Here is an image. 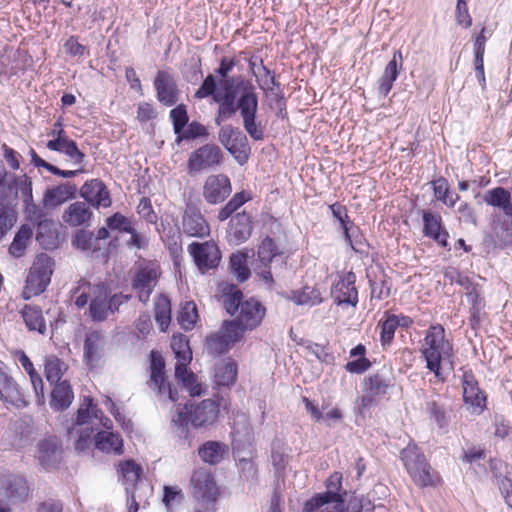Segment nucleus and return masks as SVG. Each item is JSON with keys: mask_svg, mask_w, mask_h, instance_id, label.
I'll return each mask as SVG.
<instances>
[{"mask_svg": "<svg viewBox=\"0 0 512 512\" xmlns=\"http://www.w3.org/2000/svg\"><path fill=\"white\" fill-rule=\"evenodd\" d=\"M220 86L222 91L214 95V102L218 104L215 124L220 126L238 111L245 132L255 141L262 140L264 126L258 120V95L253 85L238 76L221 79Z\"/></svg>", "mask_w": 512, "mask_h": 512, "instance_id": "1", "label": "nucleus"}, {"mask_svg": "<svg viewBox=\"0 0 512 512\" xmlns=\"http://www.w3.org/2000/svg\"><path fill=\"white\" fill-rule=\"evenodd\" d=\"M422 356L426 361V368L434 373V376L444 381L442 366L448 365L453 369V345L446 338L445 329L442 325H432L426 331L421 348Z\"/></svg>", "mask_w": 512, "mask_h": 512, "instance_id": "2", "label": "nucleus"}, {"mask_svg": "<svg viewBox=\"0 0 512 512\" xmlns=\"http://www.w3.org/2000/svg\"><path fill=\"white\" fill-rule=\"evenodd\" d=\"M400 458L413 482L419 487L435 486L440 476L426 460L416 444H408L400 453Z\"/></svg>", "mask_w": 512, "mask_h": 512, "instance_id": "3", "label": "nucleus"}, {"mask_svg": "<svg viewBox=\"0 0 512 512\" xmlns=\"http://www.w3.org/2000/svg\"><path fill=\"white\" fill-rule=\"evenodd\" d=\"M342 476L331 475L326 481L325 492L316 493L305 501L302 512H344L345 499L339 493L342 488Z\"/></svg>", "mask_w": 512, "mask_h": 512, "instance_id": "4", "label": "nucleus"}, {"mask_svg": "<svg viewBox=\"0 0 512 512\" xmlns=\"http://www.w3.org/2000/svg\"><path fill=\"white\" fill-rule=\"evenodd\" d=\"M147 385L162 402L178 400V391L166 376L164 358L154 350L150 353V377Z\"/></svg>", "mask_w": 512, "mask_h": 512, "instance_id": "5", "label": "nucleus"}, {"mask_svg": "<svg viewBox=\"0 0 512 512\" xmlns=\"http://www.w3.org/2000/svg\"><path fill=\"white\" fill-rule=\"evenodd\" d=\"M131 295L122 293L110 295L108 287L99 283L94 297L91 299L89 314L93 321H105L111 314L118 311L119 307L131 299Z\"/></svg>", "mask_w": 512, "mask_h": 512, "instance_id": "6", "label": "nucleus"}, {"mask_svg": "<svg viewBox=\"0 0 512 512\" xmlns=\"http://www.w3.org/2000/svg\"><path fill=\"white\" fill-rule=\"evenodd\" d=\"M159 276L160 272L154 263L144 261L139 264L132 277L131 287L141 303H148Z\"/></svg>", "mask_w": 512, "mask_h": 512, "instance_id": "7", "label": "nucleus"}, {"mask_svg": "<svg viewBox=\"0 0 512 512\" xmlns=\"http://www.w3.org/2000/svg\"><path fill=\"white\" fill-rule=\"evenodd\" d=\"M223 159V152L216 144H205L194 150L187 161L188 174L191 176L219 166Z\"/></svg>", "mask_w": 512, "mask_h": 512, "instance_id": "8", "label": "nucleus"}, {"mask_svg": "<svg viewBox=\"0 0 512 512\" xmlns=\"http://www.w3.org/2000/svg\"><path fill=\"white\" fill-rule=\"evenodd\" d=\"M182 232L187 237L206 238L210 235V225L201 213L197 203L187 200L182 215Z\"/></svg>", "mask_w": 512, "mask_h": 512, "instance_id": "9", "label": "nucleus"}, {"mask_svg": "<svg viewBox=\"0 0 512 512\" xmlns=\"http://www.w3.org/2000/svg\"><path fill=\"white\" fill-rule=\"evenodd\" d=\"M27 480L16 474L0 475V501L10 504L23 503L29 497Z\"/></svg>", "mask_w": 512, "mask_h": 512, "instance_id": "10", "label": "nucleus"}, {"mask_svg": "<svg viewBox=\"0 0 512 512\" xmlns=\"http://www.w3.org/2000/svg\"><path fill=\"white\" fill-rule=\"evenodd\" d=\"M188 252L202 273L215 269L221 261V251L213 241L192 242L188 245Z\"/></svg>", "mask_w": 512, "mask_h": 512, "instance_id": "11", "label": "nucleus"}, {"mask_svg": "<svg viewBox=\"0 0 512 512\" xmlns=\"http://www.w3.org/2000/svg\"><path fill=\"white\" fill-rule=\"evenodd\" d=\"M462 387L465 408L472 414L480 415L486 408V395L479 388L472 372H464Z\"/></svg>", "mask_w": 512, "mask_h": 512, "instance_id": "12", "label": "nucleus"}, {"mask_svg": "<svg viewBox=\"0 0 512 512\" xmlns=\"http://www.w3.org/2000/svg\"><path fill=\"white\" fill-rule=\"evenodd\" d=\"M232 192L231 182L225 174L209 175L203 185V198L209 204L223 202Z\"/></svg>", "mask_w": 512, "mask_h": 512, "instance_id": "13", "label": "nucleus"}, {"mask_svg": "<svg viewBox=\"0 0 512 512\" xmlns=\"http://www.w3.org/2000/svg\"><path fill=\"white\" fill-rule=\"evenodd\" d=\"M252 232V216L246 211L237 213L236 215L232 216L229 221L227 229V241L231 245H240L251 237Z\"/></svg>", "mask_w": 512, "mask_h": 512, "instance_id": "14", "label": "nucleus"}, {"mask_svg": "<svg viewBox=\"0 0 512 512\" xmlns=\"http://www.w3.org/2000/svg\"><path fill=\"white\" fill-rule=\"evenodd\" d=\"M80 196L85 199L84 202L94 208H107L112 203L110 193L100 179L86 181L80 188Z\"/></svg>", "mask_w": 512, "mask_h": 512, "instance_id": "15", "label": "nucleus"}, {"mask_svg": "<svg viewBox=\"0 0 512 512\" xmlns=\"http://www.w3.org/2000/svg\"><path fill=\"white\" fill-rule=\"evenodd\" d=\"M154 87L157 100L165 106L171 107L178 102L179 91L174 77L168 71H158Z\"/></svg>", "mask_w": 512, "mask_h": 512, "instance_id": "16", "label": "nucleus"}, {"mask_svg": "<svg viewBox=\"0 0 512 512\" xmlns=\"http://www.w3.org/2000/svg\"><path fill=\"white\" fill-rule=\"evenodd\" d=\"M31 435L30 420L18 418L10 421L3 435V440L13 448H22L29 443Z\"/></svg>", "mask_w": 512, "mask_h": 512, "instance_id": "17", "label": "nucleus"}, {"mask_svg": "<svg viewBox=\"0 0 512 512\" xmlns=\"http://www.w3.org/2000/svg\"><path fill=\"white\" fill-rule=\"evenodd\" d=\"M219 413V406L211 399H205L197 405H191L189 421L195 428L211 425Z\"/></svg>", "mask_w": 512, "mask_h": 512, "instance_id": "18", "label": "nucleus"}, {"mask_svg": "<svg viewBox=\"0 0 512 512\" xmlns=\"http://www.w3.org/2000/svg\"><path fill=\"white\" fill-rule=\"evenodd\" d=\"M193 495L197 500L212 502L216 499L217 487L213 476L205 471H195L191 477Z\"/></svg>", "mask_w": 512, "mask_h": 512, "instance_id": "19", "label": "nucleus"}, {"mask_svg": "<svg viewBox=\"0 0 512 512\" xmlns=\"http://www.w3.org/2000/svg\"><path fill=\"white\" fill-rule=\"evenodd\" d=\"M423 234L436 241L440 246H448L449 234L443 226L442 218L439 214L430 210L422 212Z\"/></svg>", "mask_w": 512, "mask_h": 512, "instance_id": "20", "label": "nucleus"}, {"mask_svg": "<svg viewBox=\"0 0 512 512\" xmlns=\"http://www.w3.org/2000/svg\"><path fill=\"white\" fill-rule=\"evenodd\" d=\"M354 284L355 275L349 272L332 287L331 295L337 305L349 304L353 307L357 305L358 293Z\"/></svg>", "mask_w": 512, "mask_h": 512, "instance_id": "21", "label": "nucleus"}, {"mask_svg": "<svg viewBox=\"0 0 512 512\" xmlns=\"http://www.w3.org/2000/svg\"><path fill=\"white\" fill-rule=\"evenodd\" d=\"M265 307L256 299L250 298L241 304L236 319L244 329L252 330L260 325L265 316Z\"/></svg>", "mask_w": 512, "mask_h": 512, "instance_id": "22", "label": "nucleus"}, {"mask_svg": "<svg viewBox=\"0 0 512 512\" xmlns=\"http://www.w3.org/2000/svg\"><path fill=\"white\" fill-rule=\"evenodd\" d=\"M106 343V335L101 331H91L86 334L84 359L89 366L95 367L98 365L104 354Z\"/></svg>", "mask_w": 512, "mask_h": 512, "instance_id": "23", "label": "nucleus"}, {"mask_svg": "<svg viewBox=\"0 0 512 512\" xmlns=\"http://www.w3.org/2000/svg\"><path fill=\"white\" fill-rule=\"evenodd\" d=\"M61 454V441L56 437L44 439L37 445V458L45 469L55 467L61 460Z\"/></svg>", "mask_w": 512, "mask_h": 512, "instance_id": "24", "label": "nucleus"}, {"mask_svg": "<svg viewBox=\"0 0 512 512\" xmlns=\"http://www.w3.org/2000/svg\"><path fill=\"white\" fill-rule=\"evenodd\" d=\"M95 421L102 424L107 429L112 427L111 420L103 416V412L94 405L93 399L88 396L84 397L83 402L77 411L76 424H96Z\"/></svg>", "mask_w": 512, "mask_h": 512, "instance_id": "25", "label": "nucleus"}, {"mask_svg": "<svg viewBox=\"0 0 512 512\" xmlns=\"http://www.w3.org/2000/svg\"><path fill=\"white\" fill-rule=\"evenodd\" d=\"M77 187L71 182L62 183L56 187L47 188L43 195V206L55 208L76 197Z\"/></svg>", "mask_w": 512, "mask_h": 512, "instance_id": "26", "label": "nucleus"}, {"mask_svg": "<svg viewBox=\"0 0 512 512\" xmlns=\"http://www.w3.org/2000/svg\"><path fill=\"white\" fill-rule=\"evenodd\" d=\"M92 217L93 211L84 201L71 203L62 214V220L71 227L89 225Z\"/></svg>", "mask_w": 512, "mask_h": 512, "instance_id": "27", "label": "nucleus"}, {"mask_svg": "<svg viewBox=\"0 0 512 512\" xmlns=\"http://www.w3.org/2000/svg\"><path fill=\"white\" fill-rule=\"evenodd\" d=\"M402 61V53L398 50L394 52L393 58L386 65L383 75L378 81V93L383 97H386L389 94L393 86V82L397 79L399 69L402 68Z\"/></svg>", "mask_w": 512, "mask_h": 512, "instance_id": "28", "label": "nucleus"}, {"mask_svg": "<svg viewBox=\"0 0 512 512\" xmlns=\"http://www.w3.org/2000/svg\"><path fill=\"white\" fill-rule=\"evenodd\" d=\"M74 392L68 380L54 383L50 394V407L54 411H64L73 402Z\"/></svg>", "mask_w": 512, "mask_h": 512, "instance_id": "29", "label": "nucleus"}, {"mask_svg": "<svg viewBox=\"0 0 512 512\" xmlns=\"http://www.w3.org/2000/svg\"><path fill=\"white\" fill-rule=\"evenodd\" d=\"M393 385V377L391 369L384 366L380 371L365 378V386L367 392L372 395H384L388 388Z\"/></svg>", "mask_w": 512, "mask_h": 512, "instance_id": "30", "label": "nucleus"}, {"mask_svg": "<svg viewBox=\"0 0 512 512\" xmlns=\"http://www.w3.org/2000/svg\"><path fill=\"white\" fill-rule=\"evenodd\" d=\"M237 378V363L233 359H223L215 364L214 382L217 386L233 385Z\"/></svg>", "mask_w": 512, "mask_h": 512, "instance_id": "31", "label": "nucleus"}, {"mask_svg": "<svg viewBox=\"0 0 512 512\" xmlns=\"http://www.w3.org/2000/svg\"><path fill=\"white\" fill-rule=\"evenodd\" d=\"M227 453V445L217 441H207L198 449V455L201 460L210 465L219 464Z\"/></svg>", "mask_w": 512, "mask_h": 512, "instance_id": "32", "label": "nucleus"}, {"mask_svg": "<svg viewBox=\"0 0 512 512\" xmlns=\"http://www.w3.org/2000/svg\"><path fill=\"white\" fill-rule=\"evenodd\" d=\"M235 159L239 165H244L248 162L251 147L247 136L243 131L239 130L233 138L231 144L226 149Z\"/></svg>", "mask_w": 512, "mask_h": 512, "instance_id": "33", "label": "nucleus"}, {"mask_svg": "<svg viewBox=\"0 0 512 512\" xmlns=\"http://www.w3.org/2000/svg\"><path fill=\"white\" fill-rule=\"evenodd\" d=\"M95 446L103 452L120 454L122 452L123 441L119 434L111 431H101L95 436Z\"/></svg>", "mask_w": 512, "mask_h": 512, "instance_id": "34", "label": "nucleus"}, {"mask_svg": "<svg viewBox=\"0 0 512 512\" xmlns=\"http://www.w3.org/2000/svg\"><path fill=\"white\" fill-rule=\"evenodd\" d=\"M221 290L224 309L228 314L235 315L244 303L242 292L235 285L227 283L222 285Z\"/></svg>", "mask_w": 512, "mask_h": 512, "instance_id": "35", "label": "nucleus"}, {"mask_svg": "<svg viewBox=\"0 0 512 512\" xmlns=\"http://www.w3.org/2000/svg\"><path fill=\"white\" fill-rule=\"evenodd\" d=\"M98 288L99 283L91 284L85 280H80L77 286L71 290V299L79 309L84 308L88 302L91 303V299Z\"/></svg>", "mask_w": 512, "mask_h": 512, "instance_id": "36", "label": "nucleus"}, {"mask_svg": "<svg viewBox=\"0 0 512 512\" xmlns=\"http://www.w3.org/2000/svg\"><path fill=\"white\" fill-rule=\"evenodd\" d=\"M171 347L177 360L175 364V376H181L183 372L187 370V366L192 360V352L188 343H183L181 339L177 341L176 338H173Z\"/></svg>", "mask_w": 512, "mask_h": 512, "instance_id": "37", "label": "nucleus"}, {"mask_svg": "<svg viewBox=\"0 0 512 512\" xmlns=\"http://www.w3.org/2000/svg\"><path fill=\"white\" fill-rule=\"evenodd\" d=\"M33 224L37 225L36 240L39 244L45 249L54 248L56 245V230L53 229V221L44 217L41 221H36Z\"/></svg>", "mask_w": 512, "mask_h": 512, "instance_id": "38", "label": "nucleus"}, {"mask_svg": "<svg viewBox=\"0 0 512 512\" xmlns=\"http://www.w3.org/2000/svg\"><path fill=\"white\" fill-rule=\"evenodd\" d=\"M33 236V227L29 224H23L16 232L14 239L9 247V252L14 257H21Z\"/></svg>", "mask_w": 512, "mask_h": 512, "instance_id": "39", "label": "nucleus"}, {"mask_svg": "<svg viewBox=\"0 0 512 512\" xmlns=\"http://www.w3.org/2000/svg\"><path fill=\"white\" fill-rule=\"evenodd\" d=\"M22 317L30 331H38L40 334H45L46 324L39 307L25 305L22 310Z\"/></svg>", "mask_w": 512, "mask_h": 512, "instance_id": "40", "label": "nucleus"}, {"mask_svg": "<svg viewBox=\"0 0 512 512\" xmlns=\"http://www.w3.org/2000/svg\"><path fill=\"white\" fill-rule=\"evenodd\" d=\"M329 208L333 217L339 221L346 241L352 245V236L358 232V227L354 226V224L349 220L346 207L339 203H334L330 205Z\"/></svg>", "mask_w": 512, "mask_h": 512, "instance_id": "41", "label": "nucleus"}, {"mask_svg": "<svg viewBox=\"0 0 512 512\" xmlns=\"http://www.w3.org/2000/svg\"><path fill=\"white\" fill-rule=\"evenodd\" d=\"M67 365L58 357L51 355L45 358L44 372L47 381L53 385L54 383L62 382L61 378L67 370Z\"/></svg>", "mask_w": 512, "mask_h": 512, "instance_id": "42", "label": "nucleus"}, {"mask_svg": "<svg viewBox=\"0 0 512 512\" xmlns=\"http://www.w3.org/2000/svg\"><path fill=\"white\" fill-rule=\"evenodd\" d=\"M467 301L471 304L469 309V324L472 329H477L481 324V315L485 307V301L480 297L477 289L466 292Z\"/></svg>", "mask_w": 512, "mask_h": 512, "instance_id": "43", "label": "nucleus"}, {"mask_svg": "<svg viewBox=\"0 0 512 512\" xmlns=\"http://www.w3.org/2000/svg\"><path fill=\"white\" fill-rule=\"evenodd\" d=\"M155 320L165 332L171 322V302L168 296L160 294L154 304Z\"/></svg>", "mask_w": 512, "mask_h": 512, "instance_id": "44", "label": "nucleus"}, {"mask_svg": "<svg viewBox=\"0 0 512 512\" xmlns=\"http://www.w3.org/2000/svg\"><path fill=\"white\" fill-rule=\"evenodd\" d=\"M13 201L20 198L23 203L33 200L32 180L27 175H12Z\"/></svg>", "mask_w": 512, "mask_h": 512, "instance_id": "45", "label": "nucleus"}, {"mask_svg": "<svg viewBox=\"0 0 512 512\" xmlns=\"http://www.w3.org/2000/svg\"><path fill=\"white\" fill-rule=\"evenodd\" d=\"M291 300L302 306H315L322 302L321 293L315 287L305 286L301 290L293 291Z\"/></svg>", "mask_w": 512, "mask_h": 512, "instance_id": "46", "label": "nucleus"}, {"mask_svg": "<svg viewBox=\"0 0 512 512\" xmlns=\"http://www.w3.org/2000/svg\"><path fill=\"white\" fill-rule=\"evenodd\" d=\"M230 272L235 276L238 282H245L249 279L251 273L247 266V254L233 253L229 261Z\"/></svg>", "mask_w": 512, "mask_h": 512, "instance_id": "47", "label": "nucleus"}, {"mask_svg": "<svg viewBox=\"0 0 512 512\" xmlns=\"http://www.w3.org/2000/svg\"><path fill=\"white\" fill-rule=\"evenodd\" d=\"M49 283V280L40 275L34 274L32 271H29V274L26 278V285L23 290V297L25 299H30L33 296L41 294L45 291Z\"/></svg>", "mask_w": 512, "mask_h": 512, "instance_id": "48", "label": "nucleus"}, {"mask_svg": "<svg viewBox=\"0 0 512 512\" xmlns=\"http://www.w3.org/2000/svg\"><path fill=\"white\" fill-rule=\"evenodd\" d=\"M279 254L278 246L270 237H266L262 240L257 251L258 260L265 268H268L273 259Z\"/></svg>", "mask_w": 512, "mask_h": 512, "instance_id": "49", "label": "nucleus"}, {"mask_svg": "<svg viewBox=\"0 0 512 512\" xmlns=\"http://www.w3.org/2000/svg\"><path fill=\"white\" fill-rule=\"evenodd\" d=\"M198 319L196 304L192 301L185 302L178 313L177 321L180 326L188 331L193 329Z\"/></svg>", "mask_w": 512, "mask_h": 512, "instance_id": "50", "label": "nucleus"}, {"mask_svg": "<svg viewBox=\"0 0 512 512\" xmlns=\"http://www.w3.org/2000/svg\"><path fill=\"white\" fill-rule=\"evenodd\" d=\"M180 381L183 387L193 397L201 396L206 392V385L197 381V376L188 369L183 372L181 376H175Z\"/></svg>", "mask_w": 512, "mask_h": 512, "instance_id": "51", "label": "nucleus"}, {"mask_svg": "<svg viewBox=\"0 0 512 512\" xmlns=\"http://www.w3.org/2000/svg\"><path fill=\"white\" fill-rule=\"evenodd\" d=\"M10 176L3 163L0 161V205L13 203V189Z\"/></svg>", "mask_w": 512, "mask_h": 512, "instance_id": "52", "label": "nucleus"}, {"mask_svg": "<svg viewBox=\"0 0 512 512\" xmlns=\"http://www.w3.org/2000/svg\"><path fill=\"white\" fill-rule=\"evenodd\" d=\"M10 205H0V241L3 240L17 222V213Z\"/></svg>", "mask_w": 512, "mask_h": 512, "instance_id": "53", "label": "nucleus"}, {"mask_svg": "<svg viewBox=\"0 0 512 512\" xmlns=\"http://www.w3.org/2000/svg\"><path fill=\"white\" fill-rule=\"evenodd\" d=\"M141 472V467L136 465L132 460H127L121 465V473L126 485L127 493L130 492V486L133 487L138 482Z\"/></svg>", "mask_w": 512, "mask_h": 512, "instance_id": "54", "label": "nucleus"}, {"mask_svg": "<svg viewBox=\"0 0 512 512\" xmlns=\"http://www.w3.org/2000/svg\"><path fill=\"white\" fill-rule=\"evenodd\" d=\"M53 266V259L49 255L42 253L37 256L36 260L30 268V271L50 281L51 275L53 273Z\"/></svg>", "mask_w": 512, "mask_h": 512, "instance_id": "55", "label": "nucleus"}, {"mask_svg": "<svg viewBox=\"0 0 512 512\" xmlns=\"http://www.w3.org/2000/svg\"><path fill=\"white\" fill-rule=\"evenodd\" d=\"M246 330L247 329H244L243 325L238 322L236 318L231 321H225L220 328V332L225 336L231 346L243 337Z\"/></svg>", "mask_w": 512, "mask_h": 512, "instance_id": "56", "label": "nucleus"}, {"mask_svg": "<svg viewBox=\"0 0 512 512\" xmlns=\"http://www.w3.org/2000/svg\"><path fill=\"white\" fill-rule=\"evenodd\" d=\"M72 243L83 251H96L100 249L99 245H97V239L94 238V234L84 229H80L76 232Z\"/></svg>", "mask_w": 512, "mask_h": 512, "instance_id": "57", "label": "nucleus"}, {"mask_svg": "<svg viewBox=\"0 0 512 512\" xmlns=\"http://www.w3.org/2000/svg\"><path fill=\"white\" fill-rule=\"evenodd\" d=\"M380 327V340L382 345L390 344L394 338L395 330L398 327L396 315H388L385 320H381L378 324Z\"/></svg>", "mask_w": 512, "mask_h": 512, "instance_id": "58", "label": "nucleus"}, {"mask_svg": "<svg viewBox=\"0 0 512 512\" xmlns=\"http://www.w3.org/2000/svg\"><path fill=\"white\" fill-rule=\"evenodd\" d=\"M51 150L64 153L74 164L77 165H81L85 158V154L78 149L76 142L71 139L61 143L57 149Z\"/></svg>", "mask_w": 512, "mask_h": 512, "instance_id": "59", "label": "nucleus"}, {"mask_svg": "<svg viewBox=\"0 0 512 512\" xmlns=\"http://www.w3.org/2000/svg\"><path fill=\"white\" fill-rule=\"evenodd\" d=\"M170 118L173 123L174 133L179 136L188 125L189 117L187 114L186 106L180 104L170 111Z\"/></svg>", "mask_w": 512, "mask_h": 512, "instance_id": "60", "label": "nucleus"}, {"mask_svg": "<svg viewBox=\"0 0 512 512\" xmlns=\"http://www.w3.org/2000/svg\"><path fill=\"white\" fill-rule=\"evenodd\" d=\"M231 347L220 330L207 337V350L210 354L219 355L225 353Z\"/></svg>", "mask_w": 512, "mask_h": 512, "instance_id": "61", "label": "nucleus"}, {"mask_svg": "<svg viewBox=\"0 0 512 512\" xmlns=\"http://www.w3.org/2000/svg\"><path fill=\"white\" fill-rule=\"evenodd\" d=\"M207 136H208L207 128L203 124H201L197 121H192L191 123H188L187 128L184 129L179 136H177L176 142L179 143L182 140H193L198 137H207Z\"/></svg>", "mask_w": 512, "mask_h": 512, "instance_id": "62", "label": "nucleus"}, {"mask_svg": "<svg viewBox=\"0 0 512 512\" xmlns=\"http://www.w3.org/2000/svg\"><path fill=\"white\" fill-rule=\"evenodd\" d=\"M163 490V503L167 510L173 509L174 506L179 505L184 499L181 489L177 486H164Z\"/></svg>", "mask_w": 512, "mask_h": 512, "instance_id": "63", "label": "nucleus"}, {"mask_svg": "<svg viewBox=\"0 0 512 512\" xmlns=\"http://www.w3.org/2000/svg\"><path fill=\"white\" fill-rule=\"evenodd\" d=\"M218 92L216 78L214 75L209 74L195 92L194 97L203 99L212 96L214 98V95L218 94Z\"/></svg>", "mask_w": 512, "mask_h": 512, "instance_id": "64", "label": "nucleus"}]
</instances>
